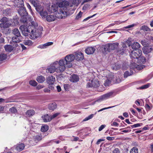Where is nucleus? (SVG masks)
Returning <instances> with one entry per match:
<instances>
[{
	"mask_svg": "<svg viewBox=\"0 0 153 153\" xmlns=\"http://www.w3.org/2000/svg\"><path fill=\"white\" fill-rule=\"evenodd\" d=\"M4 50L7 52H10L13 49V47L10 45H7L4 47Z\"/></svg>",
	"mask_w": 153,
	"mask_h": 153,
	"instance_id": "nucleus-20",
	"label": "nucleus"
},
{
	"mask_svg": "<svg viewBox=\"0 0 153 153\" xmlns=\"http://www.w3.org/2000/svg\"><path fill=\"white\" fill-rule=\"evenodd\" d=\"M134 72L132 69H130L129 71H126L124 73V77L126 78L128 76H131L133 74Z\"/></svg>",
	"mask_w": 153,
	"mask_h": 153,
	"instance_id": "nucleus-28",
	"label": "nucleus"
},
{
	"mask_svg": "<svg viewBox=\"0 0 153 153\" xmlns=\"http://www.w3.org/2000/svg\"><path fill=\"white\" fill-rule=\"evenodd\" d=\"M145 67V66L143 65H138L136 67V68L138 70H141Z\"/></svg>",
	"mask_w": 153,
	"mask_h": 153,
	"instance_id": "nucleus-49",
	"label": "nucleus"
},
{
	"mask_svg": "<svg viewBox=\"0 0 153 153\" xmlns=\"http://www.w3.org/2000/svg\"><path fill=\"white\" fill-rule=\"evenodd\" d=\"M23 43L26 45L30 46L33 45V42L31 40L26 39L24 41Z\"/></svg>",
	"mask_w": 153,
	"mask_h": 153,
	"instance_id": "nucleus-30",
	"label": "nucleus"
},
{
	"mask_svg": "<svg viewBox=\"0 0 153 153\" xmlns=\"http://www.w3.org/2000/svg\"><path fill=\"white\" fill-rule=\"evenodd\" d=\"M56 65V63H54V62L51 64L49 66H48L46 69V72L50 74L53 73L55 71L57 73H58L57 71V68Z\"/></svg>",
	"mask_w": 153,
	"mask_h": 153,
	"instance_id": "nucleus-7",
	"label": "nucleus"
},
{
	"mask_svg": "<svg viewBox=\"0 0 153 153\" xmlns=\"http://www.w3.org/2000/svg\"><path fill=\"white\" fill-rule=\"evenodd\" d=\"M19 14L22 16H26L28 13L26 11V10L25 7L21 8L18 11Z\"/></svg>",
	"mask_w": 153,
	"mask_h": 153,
	"instance_id": "nucleus-14",
	"label": "nucleus"
},
{
	"mask_svg": "<svg viewBox=\"0 0 153 153\" xmlns=\"http://www.w3.org/2000/svg\"><path fill=\"white\" fill-rule=\"evenodd\" d=\"M50 143H60V142L59 140H51L50 141Z\"/></svg>",
	"mask_w": 153,
	"mask_h": 153,
	"instance_id": "nucleus-54",
	"label": "nucleus"
},
{
	"mask_svg": "<svg viewBox=\"0 0 153 153\" xmlns=\"http://www.w3.org/2000/svg\"><path fill=\"white\" fill-rule=\"evenodd\" d=\"M47 81L49 85H53L55 81V79L54 77L52 76H48L47 79Z\"/></svg>",
	"mask_w": 153,
	"mask_h": 153,
	"instance_id": "nucleus-15",
	"label": "nucleus"
},
{
	"mask_svg": "<svg viewBox=\"0 0 153 153\" xmlns=\"http://www.w3.org/2000/svg\"><path fill=\"white\" fill-rule=\"evenodd\" d=\"M91 81L92 87L94 88H97L99 86V81H93L92 80Z\"/></svg>",
	"mask_w": 153,
	"mask_h": 153,
	"instance_id": "nucleus-36",
	"label": "nucleus"
},
{
	"mask_svg": "<svg viewBox=\"0 0 153 153\" xmlns=\"http://www.w3.org/2000/svg\"><path fill=\"white\" fill-rule=\"evenodd\" d=\"M36 80L39 83H42L45 81V78L42 76L40 75L37 77Z\"/></svg>",
	"mask_w": 153,
	"mask_h": 153,
	"instance_id": "nucleus-26",
	"label": "nucleus"
},
{
	"mask_svg": "<svg viewBox=\"0 0 153 153\" xmlns=\"http://www.w3.org/2000/svg\"><path fill=\"white\" fill-rule=\"evenodd\" d=\"M62 1L58 2L56 3L57 6L61 8L64 7L66 8L69 5V2L65 0H60Z\"/></svg>",
	"mask_w": 153,
	"mask_h": 153,
	"instance_id": "nucleus-10",
	"label": "nucleus"
},
{
	"mask_svg": "<svg viewBox=\"0 0 153 153\" xmlns=\"http://www.w3.org/2000/svg\"><path fill=\"white\" fill-rule=\"evenodd\" d=\"M9 111L12 113L15 114L17 113V110L16 108L14 107H13L10 109Z\"/></svg>",
	"mask_w": 153,
	"mask_h": 153,
	"instance_id": "nucleus-39",
	"label": "nucleus"
},
{
	"mask_svg": "<svg viewBox=\"0 0 153 153\" xmlns=\"http://www.w3.org/2000/svg\"><path fill=\"white\" fill-rule=\"evenodd\" d=\"M26 16H21L20 20L23 23H27V19Z\"/></svg>",
	"mask_w": 153,
	"mask_h": 153,
	"instance_id": "nucleus-40",
	"label": "nucleus"
},
{
	"mask_svg": "<svg viewBox=\"0 0 153 153\" xmlns=\"http://www.w3.org/2000/svg\"><path fill=\"white\" fill-rule=\"evenodd\" d=\"M69 86L67 84H65L64 85V88L65 90L66 91H68L69 90Z\"/></svg>",
	"mask_w": 153,
	"mask_h": 153,
	"instance_id": "nucleus-55",
	"label": "nucleus"
},
{
	"mask_svg": "<svg viewBox=\"0 0 153 153\" xmlns=\"http://www.w3.org/2000/svg\"><path fill=\"white\" fill-rule=\"evenodd\" d=\"M130 153H138V149L136 147H133L130 151Z\"/></svg>",
	"mask_w": 153,
	"mask_h": 153,
	"instance_id": "nucleus-44",
	"label": "nucleus"
},
{
	"mask_svg": "<svg viewBox=\"0 0 153 153\" xmlns=\"http://www.w3.org/2000/svg\"><path fill=\"white\" fill-rule=\"evenodd\" d=\"M19 29L25 36H28L30 33V38L32 39H34L39 37L43 30V28L41 26L38 27L37 24L34 21L31 22V25L27 27L25 25H22L20 27Z\"/></svg>",
	"mask_w": 153,
	"mask_h": 153,
	"instance_id": "nucleus-1",
	"label": "nucleus"
},
{
	"mask_svg": "<svg viewBox=\"0 0 153 153\" xmlns=\"http://www.w3.org/2000/svg\"><path fill=\"white\" fill-rule=\"evenodd\" d=\"M12 40L13 42L19 43L21 41V36L18 37L16 36L13 37L12 38Z\"/></svg>",
	"mask_w": 153,
	"mask_h": 153,
	"instance_id": "nucleus-25",
	"label": "nucleus"
},
{
	"mask_svg": "<svg viewBox=\"0 0 153 153\" xmlns=\"http://www.w3.org/2000/svg\"><path fill=\"white\" fill-rule=\"evenodd\" d=\"M135 25V24H133L131 25H129L128 26H126L124 27V28L125 29H128L131 28L133 27H134Z\"/></svg>",
	"mask_w": 153,
	"mask_h": 153,
	"instance_id": "nucleus-59",
	"label": "nucleus"
},
{
	"mask_svg": "<svg viewBox=\"0 0 153 153\" xmlns=\"http://www.w3.org/2000/svg\"><path fill=\"white\" fill-rule=\"evenodd\" d=\"M114 92L112 91L110 92L105 94L101 96L99 100H97V101H102L104 100L110 98V97H112L114 96L113 95Z\"/></svg>",
	"mask_w": 153,
	"mask_h": 153,
	"instance_id": "nucleus-9",
	"label": "nucleus"
},
{
	"mask_svg": "<svg viewBox=\"0 0 153 153\" xmlns=\"http://www.w3.org/2000/svg\"><path fill=\"white\" fill-rule=\"evenodd\" d=\"M121 67V65L118 63L115 64V65L113 66V68L115 70H118Z\"/></svg>",
	"mask_w": 153,
	"mask_h": 153,
	"instance_id": "nucleus-46",
	"label": "nucleus"
},
{
	"mask_svg": "<svg viewBox=\"0 0 153 153\" xmlns=\"http://www.w3.org/2000/svg\"><path fill=\"white\" fill-rule=\"evenodd\" d=\"M65 61L64 60L62 59L59 61H56L54 62L56 63V65L57 68V71L58 73H62L65 70L66 65Z\"/></svg>",
	"mask_w": 153,
	"mask_h": 153,
	"instance_id": "nucleus-4",
	"label": "nucleus"
},
{
	"mask_svg": "<svg viewBox=\"0 0 153 153\" xmlns=\"http://www.w3.org/2000/svg\"><path fill=\"white\" fill-rule=\"evenodd\" d=\"M32 4L35 7L36 11L39 13L44 10V7H42L37 1H32Z\"/></svg>",
	"mask_w": 153,
	"mask_h": 153,
	"instance_id": "nucleus-11",
	"label": "nucleus"
},
{
	"mask_svg": "<svg viewBox=\"0 0 153 153\" xmlns=\"http://www.w3.org/2000/svg\"><path fill=\"white\" fill-rule=\"evenodd\" d=\"M94 116V114H91L88 116V117H86L85 118L84 120H83V121H88V120H90Z\"/></svg>",
	"mask_w": 153,
	"mask_h": 153,
	"instance_id": "nucleus-41",
	"label": "nucleus"
},
{
	"mask_svg": "<svg viewBox=\"0 0 153 153\" xmlns=\"http://www.w3.org/2000/svg\"><path fill=\"white\" fill-rule=\"evenodd\" d=\"M57 107V105L55 103H50L49 104V109L52 111H54Z\"/></svg>",
	"mask_w": 153,
	"mask_h": 153,
	"instance_id": "nucleus-27",
	"label": "nucleus"
},
{
	"mask_svg": "<svg viewBox=\"0 0 153 153\" xmlns=\"http://www.w3.org/2000/svg\"><path fill=\"white\" fill-rule=\"evenodd\" d=\"M96 14H94L92 16H88V17H87L86 18H85V19H84L83 20V22H85V21H86L88 20L89 19L91 18H92L93 17H94V16H95Z\"/></svg>",
	"mask_w": 153,
	"mask_h": 153,
	"instance_id": "nucleus-52",
	"label": "nucleus"
},
{
	"mask_svg": "<svg viewBox=\"0 0 153 153\" xmlns=\"http://www.w3.org/2000/svg\"><path fill=\"white\" fill-rule=\"evenodd\" d=\"M113 153H120V152L118 149H116L113 151Z\"/></svg>",
	"mask_w": 153,
	"mask_h": 153,
	"instance_id": "nucleus-63",
	"label": "nucleus"
},
{
	"mask_svg": "<svg viewBox=\"0 0 153 153\" xmlns=\"http://www.w3.org/2000/svg\"><path fill=\"white\" fill-rule=\"evenodd\" d=\"M83 13L81 11H80L79 13L76 15V19L78 20L81 18L82 16Z\"/></svg>",
	"mask_w": 153,
	"mask_h": 153,
	"instance_id": "nucleus-47",
	"label": "nucleus"
},
{
	"mask_svg": "<svg viewBox=\"0 0 153 153\" xmlns=\"http://www.w3.org/2000/svg\"><path fill=\"white\" fill-rule=\"evenodd\" d=\"M29 83L30 85L35 87L36 86L37 84V83L34 80H31L29 82Z\"/></svg>",
	"mask_w": 153,
	"mask_h": 153,
	"instance_id": "nucleus-37",
	"label": "nucleus"
},
{
	"mask_svg": "<svg viewBox=\"0 0 153 153\" xmlns=\"http://www.w3.org/2000/svg\"><path fill=\"white\" fill-rule=\"evenodd\" d=\"M56 16L53 15H50L48 16L46 18V20L48 22H52L54 21L56 17L59 19H62L66 17L67 15V13L66 11L62 10L61 8H60L56 14Z\"/></svg>",
	"mask_w": 153,
	"mask_h": 153,
	"instance_id": "nucleus-2",
	"label": "nucleus"
},
{
	"mask_svg": "<svg viewBox=\"0 0 153 153\" xmlns=\"http://www.w3.org/2000/svg\"><path fill=\"white\" fill-rule=\"evenodd\" d=\"M75 59V56L73 54H69L65 56L64 60L66 67L69 68L71 67L72 66L71 62L73 61Z\"/></svg>",
	"mask_w": 153,
	"mask_h": 153,
	"instance_id": "nucleus-6",
	"label": "nucleus"
},
{
	"mask_svg": "<svg viewBox=\"0 0 153 153\" xmlns=\"http://www.w3.org/2000/svg\"><path fill=\"white\" fill-rule=\"evenodd\" d=\"M95 50V48L92 47H89L85 50V52L88 54H91L94 52Z\"/></svg>",
	"mask_w": 153,
	"mask_h": 153,
	"instance_id": "nucleus-17",
	"label": "nucleus"
},
{
	"mask_svg": "<svg viewBox=\"0 0 153 153\" xmlns=\"http://www.w3.org/2000/svg\"><path fill=\"white\" fill-rule=\"evenodd\" d=\"M142 54V51L141 50L138 49L137 50L132 51L130 54V56L131 58L134 59H142L143 61L142 62L145 61V59L143 57H140Z\"/></svg>",
	"mask_w": 153,
	"mask_h": 153,
	"instance_id": "nucleus-5",
	"label": "nucleus"
},
{
	"mask_svg": "<svg viewBox=\"0 0 153 153\" xmlns=\"http://www.w3.org/2000/svg\"><path fill=\"white\" fill-rule=\"evenodd\" d=\"M111 76L113 77L111 80L112 81L113 83H119L121 81V79L119 77L114 76L113 74L111 75Z\"/></svg>",
	"mask_w": 153,
	"mask_h": 153,
	"instance_id": "nucleus-19",
	"label": "nucleus"
},
{
	"mask_svg": "<svg viewBox=\"0 0 153 153\" xmlns=\"http://www.w3.org/2000/svg\"><path fill=\"white\" fill-rule=\"evenodd\" d=\"M90 6V5L88 4H85L82 8V9L83 10H85L87 9H88Z\"/></svg>",
	"mask_w": 153,
	"mask_h": 153,
	"instance_id": "nucleus-50",
	"label": "nucleus"
},
{
	"mask_svg": "<svg viewBox=\"0 0 153 153\" xmlns=\"http://www.w3.org/2000/svg\"><path fill=\"white\" fill-rule=\"evenodd\" d=\"M140 29L143 30L144 31H150V28L148 27L145 25L142 26L140 27Z\"/></svg>",
	"mask_w": 153,
	"mask_h": 153,
	"instance_id": "nucleus-38",
	"label": "nucleus"
},
{
	"mask_svg": "<svg viewBox=\"0 0 153 153\" xmlns=\"http://www.w3.org/2000/svg\"><path fill=\"white\" fill-rule=\"evenodd\" d=\"M7 57V55L4 53H1L0 54V62L1 63L4 60H5Z\"/></svg>",
	"mask_w": 153,
	"mask_h": 153,
	"instance_id": "nucleus-29",
	"label": "nucleus"
},
{
	"mask_svg": "<svg viewBox=\"0 0 153 153\" xmlns=\"http://www.w3.org/2000/svg\"><path fill=\"white\" fill-rule=\"evenodd\" d=\"M25 147L24 144H17L15 146L16 149L19 152L24 149Z\"/></svg>",
	"mask_w": 153,
	"mask_h": 153,
	"instance_id": "nucleus-22",
	"label": "nucleus"
},
{
	"mask_svg": "<svg viewBox=\"0 0 153 153\" xmlns=\"http://www.w3.org/2000/svg\"><path fill=\"white\" fill-rule=\"evenodd\" d=\"M68 128H69V127H68V126H62V127H59V129L61 130V129H67Z\"/></svg>",
	"mask_w": 153,
	"mask_h": 153,
	"instance_id": "nucleus-62",
	"label": "nucleus"
},
{
	"mask_svg": "<svg viewBox=\"0 0 153 153\" xmlns=\"http://www.w3.org/2000/svg\"><path fill=\"white\" fill-rule=\"evenodd\" d=\"M44 87V85H37L36 87V88L38 90L42 88H43Z\"/></svg>",
	"mask_w": 153,
	"mask_h": 153,
	"instance_id": "nucleus-60",
	"label": "nucleus"
},
{
	"mask_svg": "<svg viewBox=\"0 0 153 153\" xmlns=\"http://www.w3.org/2000/svg\"><path fill=\"white\" fill-rule=\"evenodd\" d=\"M35 113V111L33 110H28L26 112V115L27 117H30L33 116L34 114Z\"/></svg>",
	"mask_w": 153,
	"mask_h": 153,
	"instance_id": "nucleus-31",
	"label": "nucleus"
},
{
	"mask_svg": "<svg viewBox=\"0 0 153 153\" xmlns=\"http://www.w3.org/2000/svg\"><path fill=\"white\" fill-rule=\"evenodd\" d=\"M106 126L105 125H102L99 128L98 130L99 131H102L105 127Z\"/></svg>",
	"mask_w": 153,
	"mask_h": 153,
	"instance_id": "nucleus-58",
	"label": "nucleus"
},
{
	"mask_svg": "<svg viewBox=\"0 0 153 153\" xmlns=\"http://www.w3.org/2000/svg\"><path fill=\"white\" fill-rule=\"evenodd\" d=\"M48 126L46 125H44L42 126L41 130L42 132H45L47 131L48 130Z\"/></svg>",
	"mask_w": 153,
	"mask_h": 153,
	"instance_id": "nucleus-35",
	"label": "nucleus"
},
{
	"mask_svg": "<svg viewBox=\"0 0 153 153\" xmlns=\"http://www.w3.org/2000/svg\"><path fill=\"white\" fill-rule=\"evenodd\" d=\"M0 22H2L0 24V27L2 29L3 33L7 34V28L11 25V22L9 19L5 17L2 18Z\"/></svg>",
	"mask_w": 153,
	"mask_h": 153,
	"instance_id": "nucleus-3",
	"label": "nucleus"
},
{
	"mask_svg": "<svg viewBox=\"0 0 153 153\" xmlns=\"http://www.w3.org/2000/svg\"><path fill=\"white\" fill-rule=\"evenodd\" d=\"M87 88L92 87V85L91 83V82H88L87 83Z\"/></svg>",
	"mask_w": 153,
	"mask_h": 153,
	"instance_id": "nucleus-61",
	"label": "nucleus"
},
{
	"mask_svg": "<svg viewBox=\"0 0 153 153\" xmlns=\"http://www.w3.org/2000/svg\"><path fill=\"white\" fill-rule=\"evenodd\" d=\"M111 125L112 126L117 127L119 126V124L116 122H113L111 124Z\"/></svg>",
	"mask_w": 153,
	"mask_h": 153,
	"instance_id": "nucleus-53",
	"label": "nucleus"
},
{
	"mask_svg": "<svg viewBox=\"0 0 153 153\" xmlns=\"http://www.w3.org/2000/svg\"><path fill=\"white\" fill-rule=\"evenodd\" d=\"M44 91L45 92L50 93V90L48 88H45L44 89Z\"/></svg>",
	"mask_w": 153,
	"mask_h": 153,
	"instance_id": "nucleus-64",
	"label": "nucleus"
},
{
	"mask_svg": "<svg viewBox=\"0 0 153 153\" xmlns=\"http://www.w3.org/2000/svg\"><path fill=\"white\" fill-rule=\"evenodd\" d=\"M53 44V42H49L44 44V45H45L46 47L52 45Z\"/></svg>",
	"mask_w": 153,
	"mask_h": 153,
	"instance_id": "nucleus-57",
	"label": "nucleus"
},
{
	"mask_svg": "<svg viewBox=\"0 0 153 153\" xmlns=\"http://www.w3.org/2000/svg\"><path fill=\"white\" fill-rule=\"evenodd\" d=\"M42 118L44 122H49L52 120V118L48 114L44 115L42 117Z\"/></svg>",
	"mask_w": 153,
	"mask_h": 153,
	"instance_id": "nucleus-24",
	"label": "nucleus"
},
{
	"mask_svg": "<svg viewBox=\"0 0 153 153\" xmlns=\"http://www.w3.org/2000/svg\"><path fill=\"white\" fill-rule=\"evenodd\" d=\"M150 86L149 84H147L144 85L139 87L141 89H145L148 88Z\"/></svg>",
	"mask_w": 153,
	"mask_h": 153,
	"instance_id": "nucleus-45",
	"label": "nucleus"
},
{
	"mask_svg": "<svg viewBox=\"0 0 153 153\" xmlns=\"http://www.w3.org/2000/svg\"><path fill=\"white\" fill-rule=\"evenodd\" d=\"M58 8V7L56 4H53L52 5L51 7H49L48 9V10L49 12L54 13L57 10Z\"/></svg>",
	"mask_w": 153,
	"mask_h": 153,
	"instance_id": "nucleus-13",
	"label": "nucleus"
},
{
	"mask_svg": "<svg viewBox=\"0 0 153 153\" xmlns=\"http://www.w3.org/2000/svg\"><path fill=\"white\" fill-rule=\"evenodd\" d=\"M59 113H56L53 115L52 116H51V118H52V119H53L56 117L57 116H58L59 114Z\"/></svg>",
	"mask_w": 153,
	"mask_h": 153,
	"instance_id": "nucleus-56",
	"label": "nucleus"
},
{
	"mask_svg": "<svg viewBox=\"0 0 153 153\" xmlns=\"http://www.w3.org/2000/svg\"><path fill=\"white\" fill-rule=\"evenodd\" d=\"M17 6L19 7H22L24 5V2L23 0H17L16 1Z\"/></svg>",
	"mask_w": 153,
	"mask_h": 153,
	"instance_id": "nucleus-33",
	"label": "nucleus"
},
{
	"mask_svg": "<svg viewBox=\"0 0 153 153\" xmlns=\"http://www.w3.org/2000/svg\"><path fill=\"white\" fill-rule=\"evenodd\" d=\"M34 139L36 143H37L38 141L41 140L42 138L39 135H36L34 137Z\"/></svg>",
	"mask_w": 153,
	"mask_h": 153,
	"instance_id": "nucleus-42",
	"label": "nucleus"
},
{
	"mask_svg": "<svg viewBox=\"0 0 153 153\" xmlns=\"http://www.w3.org/2000/svg\"><path fill=\"white\" fill-rule=\"evenodd\" d=\"M112 78V77H111V75L107 77V79L105 80V82L104 83V85L105 86H109L111 82L113 83V82L111 80Z\"/></svg>",
	"mask_w": 153,
	"mask_h": 153,
	"instance_id": "nucleus-18",
	"label": "nucleus"
},
{
	"mask_svg": "<svg viewBox=\"0 0 153 153\" xmlns=\"http://www.w3.org/2000/svg\"><path fill=\"white\" fill-rule=\"evenodd\" d=\"M142 44L144 46H146L149 44V42L147 40L144 39L141 41Z\"/></svg>",
	"mask_w": 153,
	"mask_h": 153,
	"instance_id": "nucleus-43",
	"label": "nucleus"
},
{
	"mask_svg": "<svg viewBox=\"0 0 153 153\" xmlns=\"http://www.w3.org/2000/svg\"><path fill=\"white\" fill-rule=\"evenodd\" d=\"M79 79V77L77 75L74 74L70 77V81L72 82H75L78 81Z\"/></svg>",
	"mask_w": 153,
	"mask_h": 153,
	"instance_id": "nucleus-21",
	"label": "nucleus"
},
{
	"mask_svg": "<svg viewBox=\"0 0 153 153\" xmlns=\"http://www.w3.org/2000/svg\"><path fill=\"white\" fill-rule=\"evenodd\" d=\"M84 56L83 54L81 52H79L76 53L75 59L77 61L81 60L83 59Z\"/></svg>",
	"mask_w": 153,
	"mask_h": 153,
	"instance_id": "nucleus-16",
	"label": "nucleus"
},
{
	"mask_svg": "<svg viewBox=\"0 0 153 153\" xmlns=\"http://www.w3.org/2000/svg\"><path fill=\"white\" fill-rule=\"evenodd\" d=\"M131 46L133 49L136 50L140 48V45L138 42H134L131 45Z\"/></svg>",
	"mask_w": 153,
	"mask_h": 153,
	"instance_id": "nucleus-23",
	"label": "nucleus"
},
{
	"mask_svg": "<svg viewBox=\"0 0 153 153\" xmlns=\"http://www.w3.org/2000/svg\"><path fill=\"white\" fill-rule=\"evenodd\" d=\"M13 33L15 36L19 37L21 36L19 30L17 28H15L13 30Z\"/></svg>",
	"mask_w": 153,
	"mask_h": 153,
	"instance_id": "nucleus-34",
	"label": "nucleus"
},
{
	"mask_svg": "<svg viewBox=\"0 0 153 153\" xmlns=\"http://www.w3.org/2000/svg\"><path fill=\"white\" fill-rule=\"evenodd\" d=\"M115 106H112L109 107H108L105 108H102V109H101L98 110V112H99L102 111H103L104 110H106V109H108L114 107Z\"/></svg>",
	"mask_w": 153,
	"mask_h": 153,
	"instance_id": "nucleus-51",
	"label": "nucleus"
},
{
	"mask_svg": "<svg viewBox=\"0 0 153 153\" xmlns=\"http://www.w3.org/2000/svg\"><path fill=\"white\" fill-rule=\"evenodd\" d=\"M118 45V43L108 44L105 46L104 49L105 51H109L110 50H113L117 48Z\"/></svg>",
	"mask_w": 153,
	"mask_h": 153,
	"instance_id": "nucleus-8",
	"label": "nucleus"
},
{
	"mask_svg": "<svg viewBox=\"0 0 153 153\" xmlns=\"http://www.w3.org/2000/svg\"><path fill=\"white\" fill-rule=\"evenodd\" d=\"M132 39L131 38H129L126 41V43L127 44L128 46H130L131 43Z\"/></svg>",
	"mask_w": 153,
	"mask_h": 153,
	"instance_id": "nucleus-48",
	"label": "nucleus"
},
{
	"mask_svg": "<svg viewBox=\"0 0 153 153\" xmlns=\"http://www.w3.org/2000/svg\"><path fill=\"white\" fill-rule=\"evenodd\" d=\"M143 53L145 54H148L153 51V45L145 46L143 48Z\"/></svg>",
	"mask_w": 153,
	"mask_h": 153,
	"instance_id": "nucleus-12",
	"label": "nucleus"
},
{
	"mask_svg": "<svg viewBox=\"0 0 153 153\" xmlns=\"http://www.w3.org/2000/svg\"><path fill=\"white\" fill-rule=\"evenodd\" d=\"M39 13L42 18L43 19L46 18L48 14L47 12L46 11L44 10Z\"/></svg>",
	"mask_w": 153,
	"mask_h": 153,
	"instance_id": "nucleus-32",
	"label": "nucleus"
}]
</instances>
